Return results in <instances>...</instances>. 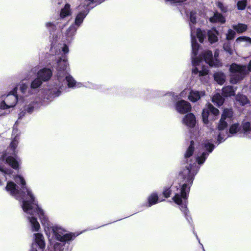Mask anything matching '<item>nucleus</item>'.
I'll return each instance as SVG.
<instances>
[{
  "label": "nucleus",
  "mask_w": 251,
  "mask_h": 251,
  "mask_svg": "<svg viewBox=\"0 0 251 251\" xmlns=\"http://www.w3.org/2000/svg\"><path fill=\"white\" fill-rule=\"evenodd\" d=\"M209 110L208 109V107L207 106L206 108H205L203 110L202 113V120L203 122L206 124L208 123V114H209Z\"/></svg>",
  "instance_id": "nucleus-32"
},
{
  "label": "nucleus",
  "mask_w": 251,
  "mask_h": 251,
  "mask_svg": "<svg viewBox=\"0 0 251 251\" xmlns=\"http://www.w3.org/2000/svg\"><path fill=\"white\" fill-rule=\"evenodd\" d=\"M232 27L238 33H242L247 29V25H246L241 23L233 25Z\"/></svg>",
  "instance_id": "nucleus-27"
},
{
  "label": "nucleus",
  "mask_w": 251,
  "mask_h": 251,
  "mask_svg": "<svg viewBox=\"0 0 251 251\" xmlns=\"http://www.w3.org/2000/svg\"><path fill=\"white\" fill-rule=\"evenodd\" d=\"M15 181L21 185V190H19L18 186L12 181H8L5 187L6 191L16 200L22 201L23 203L24 199L26 200H33L35 198L31 191L26 186V182L21 175H16L13 177Z\"/></svg>",
  "instance_id": "nucleus-5"
},
{
  "label": "nucleus",
  "mask_w": 251,
  "mask_h": 251,
  "mask_svg": "<svg viewBox=\"0 0 251 251\" xmlns=\"http://www.w3.org/2000/svg\"><path fill=\"white\" fill-rule=\"evenodd\" d=\"M189 90L188 89H185L183 91H182L180 94V96L181 97H185L187 93H188Z\"/></svg>",
  "instance_id": "nucleus-43"
},
{
  "label": "nucleus",
  "mask_w": 251,
  "mask_h": 251,
  "mask_svg": "<svg viewBox=\"0 0 251 251\" xmlns=\"http://www.w3.org/2000/svg\"><path fill=\"white\" fill-rule=\"evenodd\" d=\"M212 100L214 104L220 106L224 103V99L220 95V94L217 93L213 96Z\"/></svg>",
  "instance_id": "nucleus-28"
},
{
  "label": "nucleus",
  "mask_w": 251,
  "mask_h": 251,
  "mask_svg": "<svg viewBox=\"0 0 251 251\" xmlns=\"http://www.w3.org/2000/svg\"><path fill=\"white\" fill-rule=\"evenodd\" d=\"M77 27L75 25H72L70 26V27L67 30L66 35L67 37H71L73 36L77 29Z\"/></svg>",
  "instance_id": "nucleus-30"
},
{
  "label": "nucleus",
  "mask_w": 251,
  "mask_h": 251,
  "mask_svg": "<svg viewBox=\"0 0 251 251\" xmlns=\"http://www.w3.org/2000/svg\"><path fill=\"white\" fill-rule=\"evenodd\" d=\"M71 14L70 5L69 4H66L63 8L60 11V16L61 19H63Z\"/></svg>",
  "instance_id": "nucleus-25"
},
{
  "label": "nucleus",
  "mask_w": 251,
  "mask_h": 251,
  "mask_svg": "<svg viewBox=\"0 0 251 251\" xmlns=\"http://www.w3.org/2000/svg\"><path fill=\"white\" fill-rule=\"evenodd\" d=\"M188 99L192 102H196L201 99V98L205 95L204 91H198L191 90L189 92Z\"/></svg>",
  "instance_id": "nucleus-18"
},
{
  "label": "nucleus",
  "mask_w": 251,
  "mask_h": 251,
  "mask_svg": "<svg viewBox=\"0 0 251 251\" xmlns=\"http://www.w3.org/2000/svg\"><path fill=\"white\" fill-rule=\"evenodd\" d=\"M175 108L178 113L184 114L191 110V105L189 102L184 100H180L176 102Z\"/></svg>",
  "instance_id": "nucleus-14"
},
{
  "label": "nucleus",
  "mask_w": 251,
  "mask_h": 251,
  "mask_svg": "<svg viewBox=\"0 0 251 251\" xmlns=\"http://www.w3.org/2000/svg\"><path fill=\"white\" fill-rule=\"evenodd\" d=\"M182 123L189 127H194L196 124L195 116L191 113L186 114L182 119Z\"/></svg>",
  "instance_id": "nucleus-16"
},
{
  "label": "nucleus",
  "mask_w": 251,
  "mask_h": 251,
  "mask_svg": "<svg viewBox=\"0 0 251 251\" xmlns=\"http://www.w3.org/2000/svg\"><path fill=\"white\" fill-rule=\"evenodd\" d=\"M38 70V68L37 67L32 68L29 72V75H30L31 74L33 75L37 73Z\"/></svg>",
  "instance_id": "nucleus-42"
},
{
  "label": "nucleus",
  "mask_w": 251,
  "mask_h": 251,
  "mask_svg": "<svg viewBox=\"0 0 251 251\" xmlns=\"http://www.w3.org/2000/svg\"><path fill=\"white\" fill-rule=\"evenodd\" d=\"M24 199L22 207L25 214L32 231L37 232L40 229L39 223L34 216V214L37 213L49 239L51 237L54 239H60L62 237H63L66 240H68L72 237L71 234L74 233L68 232L60 226L51 225L48 216L44 210L38 205L35 198L31 200H26L25 198Z\"/></svg>",
  "instance_id": "nucleus-3"
},
{
  "label": "nucleus",
  "mask_w": 251,
  "mask_h": 251,
  "mask_svg": "<svg viewBox=\"0 0 251 251\" xmlns=\"http://www.w3.org/2000/svg\"><path fill=\"white\" fill-rule=\"evenodd\" d=\"M45 25L50 32L54 31L56 28V25L51 22H47Z\"/></svg>",
  "instance_id": "nucleus-37"
},
{
  "label": "nucleus",
  "mask_w": 251,
  "mask_h": 251,
  "mask_svg": "<svg viewBox=\"0 0 251 251\" xmlns=\"http://www.w3.org/2000/svg\"><path fill=\"white\" fill-rule=\"evenodd\" d=\"M190 26L191 28V37L192 49L193 54L196 55V50L198 48V44L197 43L196 37L199 39V41L202 43L205 38V33L200 29H196L193 25L196 23V13L191 12L190 14Z\"/></svg>",
  "instance_id": "nucleus-7"
},
{
  "label": "nucleus",
  "mask_w": 251,
  "mask_h": 251,
  "mask_svg": "<svg viewBox=\"0 0 251 251\" xmlns=\"http://www.w3.org/2000/svg\"><path fill=\"white\" fill-rule=\"evenodd\" d=\"M45 246V241L43 234L39 233L34 234L32 248L34 249H38L40 251H43Z\"/></svg>",
  "instance_id": "nucleus-13"
},
{
  "label": "nucleus",
  "mask_w": 251,
  "mask_h": 251,
  "mask_svg": "<svg viewBox=\"0 0 251 251\" xmlns=\"http://www.w3.org/2000/svg\"><path fill=\"white\" fill-rule=\"evenodd\" d=\"M81 3L78 6V9L80 12L77 14L76 16L75 25L78 27L82 23L84 19L86 17L89 11V7L92 8L93 6H91V4L96 3V5L101 3L98 0H80Z\"/></svg>",
  "instance_id": "nucleus-9"
},
{
  "label": "nucleus",
  "mask_w": 251,
  "mask_h": 251,
  "mask_svg": "<svg viewBox=\"0 0 251 251\" xmlns=\"http://www.w3.org/2000/svg\"><path fill=\"white\" fill-rule=\"evenodd\" d=\"M231 73L230 82L236 84L245 76L247 74V67L244 65H240L235 63L232 64L229 69Z\"/></svg>",
  "instance_id": "nucleus-12"
},
{
  "label": "nucleus",
  "mask_w": 251,
  "mask_h": 251,
  "mask_svg": "<svg viewBox=\"0 0 251 251\" xmlns=\"http://www.w3.org/2000/svg\"><path fill=\"white\" fill-rule=\"evenodd\" d=\"M52 75L50 69L46 68L39 70L37 73V76L39 77L43 82L48 81Z\"/></svg>",
  "instance_id": "nucleus-15"
},
{
  "label": "nucleus",
  "mask_w": 251,
  "mask_h": 251,
  "mask_svg": "<svg viewBox=\"0 0 251 251\" xmlns=\"http://www.w3.org/2000/svg\"><path fill=\"white\" fill-rule=\"evenodd\" d=\"M233 111L231 108L225 109L221 119L217 125L215 133L217 135V142L220 144L224 142L229 135L228 134L227 127L228 123L232 119Z\"/></svg>",
  "instance_id": "nucleus-6"
},
{
  "label": "nucleus",
  "mask_w": 251,
  "mask_h": 251,
  "mask_svg": "<svg viewBox=\"0 0 251 251\" xmlns=\"http://www.w3.org/2000/svg\"><path fill=\"white\" fill-rule=\"evenodd\" d=\"M248 72L251 71V60L250 61L248 66Z\"/></svg>",
  "instance_id": "nucleus-44"
},
{
  "label": "nucleus",
  "mask_w": 251,
  "mask_h": 251,
  "mask_svg": "<svg viewBox=\"0 0 251 251\" xmlns=\"http://www.w3.org/2000/svg\"><path fill=\"white\" fill-rule=\"evenodd\" d=\"M207 107L209 111L213 115H217L219 114V110L215 108L211 104H208Z\"/></svg>",
  "instance_id": "nucleus-36"
},
{
  "label": "nucleus",
  "mask_w": 251,
  "mask_h": 251,
  "mask_svg": "<svg viewBox=\"0 0 251 251\" xmlns=\"http://www.w3.org/2000/svg\"><path fill=\"white\" fill-rule=\"evenodd\" d=\"M203 145L204 149L208 152L204 151L198 154L196 160L193 161L190 157L193 154L195 143L194 141H191L190 145L184 154V168L179 175V178L182 180L179 184L178 187L176 186L173 187L171 189H165L163 192V195L166 198L169 197L171 193L175 195L173 198L174 201L180 206V209L183 212L186 219L189 222L190 221L188 219V210L187 208L188 196L194 176L200 169V167L197 165L196 161L199 165L203 164L209 154L212 151L214 148V145L209 141H205Z\"/></svg>",
  "instance_id": "nucleus-1"
},
{
  "label": "nucleus",
  "mask_w": 251,
  "mask_h": 251,
  "mask_svg": "<svg viewBox=\"0 0 251 251\" xmlns=\"http://www.w3.org/2000/svg\"><path fill=\"white\" fill-rule=\"evenodd\" d=\"M235 34L236 33L234 30L231 29H228L227 33L226 35V39L227 40H231L233 39L235 37Z\"/></svg>",
  "instance_id": "nucleus-35"
},
{
  "label": "nucleus",
  "mask_w": 251,
  "mask_h": 251,
  "mask_svg": "<svg viewBox=\"0 0 251 251\" xmlns=\"http://www.w3.org/2000/svg\"><path fill=\"white\" fill-rule=\"evenodd\" d=\"M247 6V0H239L237 4V8L239 10H244Z\"/></svg>",
  "instance_id": "nucleus-34"
},
{
  "label": "nucleus",
  "mask_w": 251,
  "mask_h": 251,
  "mask_svg": "<svg viewBox=\"0 0 251 251\" xmlns=\"http://www.w3.org/2000/svg\"><path fill=\"white\" fill-rule=\"evenodd\" d=\"M208 41L211 43H214L218 41V32L215 29H212L207 33Z\"/></svg>",
  "instance_id": "nucleus-19"
},
{
  "label": "nucleus",
  "mask_w": 251,
  "mask_h": 251,
  "mask_svg": "<svg viewBox=\"0 0 251 251\" xmlns=\"http://www.w3.org/2000/svg\"><path fill=\"white\" fill-rule=\"evenodd\" d=\"M240 131L239 125L234 124L232 125L229 127V133L231 134H234Z\"/></svg>",
  "instance_id": "nucleus-31"
},
{
  "label": "nucleus",
  "mask_w": 251,
  "mask_h": 251,
  "mask_svg": "<svg viewBox=\"0 0 251 251\" xmlns=\"http://www.w3.org/2000/svg\"><path fill=\"white\" fill-rule=\"evenodd\" d=\"M236 42H246L251 44V38L247 36H241L237 38L236 40Z\"/></svg>",
  "instance_id": "nucleus-33"
},
{
  "label": "nucleus",
  "mask_w": 251,
  "mask_h": 251,
  "mask_svg": "<svg viewBox=\"0 0 251 251\" xmlns=\"http://www.w3.org/2000/svg\"><path fill=\"white\" fill-rule=\"evenodd\" d=\"M18 132V130L17 129H16L15 128L13 129V134H16V133H17Z\"/></svg>",
  "instance_id": "nucleus-45"
},
{
  "label": "nucleus",
  "mask_w": 251,
  "mask_h": 251,
  "mask_svg": "<svg viewBox=\"0 0 251 251\" xmlns=\"http://www.w3.org/2000/svg\"><path fill=\"white\" fill-rule=\"evenodd\" d=\"M198 47L199 45H198ZM199 48L196 50V54L194 55L192 51V63L193 65L192 74L199 76L201 79L202 77L207 75L208 74V70L207 66H205L204 63L208 64L211 67H218L220 65V61L216 58L218 53L215 52V58L212 57V53L211 51L206 50L202 54L203 60L201 57H197V52Z\"/></svg>",
  "instance_id": "nucleus-4"
},
{
  "label": "nucleus",
  "mask_w": 251,
  "mask_h": 251,
  "mask_svg": "<svg viewBox=\"0 0 251 251\" xmlns=\"http://www.w3.org/2000/svg\"><path fill=\"white\" fill-rule=\"evenodd\" d=\"M217 6L223 12H225L227 11V7L225 6L222 2L219 1L218 2Z\"/></svg>",
  "instance_id": "nucleus-39"
},
{
  "label": "nucleus",
  "mask_w": 251,
  "mask_h": 251,
  "mask_svg": "<svg viewBox=\"0 0 251 251\" xmlns=\"http://www.w3.org/2000/svg\"><path fill=\"white\" fill-rule=\"evenodd\" d=\"M165 96L169 97L172 100H176V97H177V96L173 92H168L165 95Z\"/></svg>",
  "instance_id": "nucleus-40"
},
{
  "label": "nucleus",
  "mask_w": 251,
  "mask_h": 251,
  "mask_svg": "<svg viewBox=\"0 0 251 251\" xmlns=\"http://www.w3.org/2000/svg\"><path fill=\"white\" fill-rule=\"evenodd\" d=\"M30 75H28L27 76V77H28V79H29V77H28V76H29Z\"/></svg>",
  "instance_id": "nucleus-48"
},
{
  "label": "nucleus",
  "mask_w": 251,
  "mask_h": 251,
  "mask_svg": "<svg viewBox=\"0 0 251 251\" xmlns=\"http://www.w3.org/2000/svg\"><path fill=\"white\" fill-rule=\"evenodd\" d=\"M91 88H95V87L94 86H91Z\"/></svg>",
  "instance_id": "nucleus-47"
},
{
  "label": "nucleus",
  "mask_w": 251,
  "mask_h": 251,
  "mask_svg": "<svg viewBox=\"0 0 251 251\" xmlns=\"http://www.w3.org/2000/svg\"><path fill=\"white\" fill-rule=\"evenodd\" d=\"M51 51L55 52L57 60L56 63L55 79L53 84L45 92V98L51 100L52 99L58 97L64 88L66 84L69 88L80 87L79 83H77L74 78L68 73L69 67L66 54L69 52V49L65 44H58L55 46L52 43Z\"/></svg>",
  "instance_id": "nucleus-2"
},
{
  "label": "nucleus",
  "mask_w": 251,
  "mask_h": 251,
  "mask_svg": "<svg viewBox=\"0 0 251 251\" xmlns=\"http://www.w3.org/2000/svg\"><path fill=\"white\" fill-rule=\"evenodd\" d=\"M166 1H169L171 3H179L185 1L186 0H165Z\"/></svg>",
  "instance_id": "nucleus-41"
},
{
  "label": "nucleus",
  "mask_w": 251,
  "mask_h": 251,
  "mask_svg": "<svg viewBox=\"0 0 251 251\" xmlns=\"http://www.w3.org/2000/svg\"><path fill=\"white\" fill-rule=\"evenodd\" d=\"M10 174V170H5L3 167L0 166V185H2L6 181V175Z\"/></svg>",
  "instance_id": "nucleus-21"
},
{
  "label": "nucleus",
  "mask_w": 251,
  "mask_h": 251,
  "mask_svg": "<svg viewBox=\"0 0 251 251\" xmlns=\"http://www.w3.org/2000/svg\"><path fill=\"white\" fill-rule=\"evenodd\" d=\"M236 100L241 105H245L249 103V100L247 97L243 95H237L236 97Z\"/></svg>",
  "instance_id": "nucleus-29"
},
{
  "label": "nucleus",
  "mask_w": 251,
  "mask_h": 251,
  "mask_svg": "<svg viewBox=\"0 0 251 251\" xmlns=\"http://www.w3.org/2000/svg\"><path fill=\"white\" fill-rule=\"evenodd\" d=\"M235 90L233 87L231 86L225 87L222 89L223 95L225 97H230L235 94Z\"/></svg>",
  "instance_id": "nucleus-22"
},
{
  "label": "nucleus",
  "mask_w": 251,
  "mask_h": 251,
  "mask_svg": "<svg viewBox=\"0 0 251 251\" xmlns=\"http://www.w3.org/2000/svg\"><path fill=\"white\" fill-rule=\"evenodd\" d=\"M214 80L219 84L222 85L225 81V75L222 72H217L214 75Z\"/></svg>",
  "instance_id": "nucleus-24"
},
{
  "label": "nucleus",
  "mask_w": 251,
  "mask_h": 251,
  "mask_svg": "<svg viewBox=\"0 0 251 251\" xmlns=\"http://www.w3.org/2000/svg\"><path fill=\"white\" fill-rule=\"evenodd\" d=\"M148 207H151V206L155 204L158 202H159L158 195L155 193H152L151 194L150 196L148 197Z\"/></svg>",
  "instance_id": "nucleus-23"
},
{
  "label": "nucleus",
  "mask_w": 251,
  "mask_h": 251,
  "mask_svg": "<svg viewBox=\"0 0 251 251\" xmlns=\"http://www.w3.org/2000/svg\"><path fill=\"white\" fill-rule=\"evenodd\" d=\"M71 238L66 240L63 237L60 239H49L50 242V247L49 251H69L70 242L74 240L75 238V234H71Z\"/></svg>",
  "instance_id": "nucleus-11"
},
{
  "label": "nucleus",
  "mask_w": 251,
  "mask_h": 251,
  "mask_svg": "<svg viewBox=\"0 0 251 251\" xmlns=\"http://www.w3.org/2000/svg\"><path fill=\"white\" fill-rule=\"evenodd\" d=\"M209 20L212 23H224L226 21L225 18L221 14L218 13H215L214 16L210 18Z\"/></svg>",
  "instance_id": "nucleus-26"
},
{
  "label": "nucleus",
  "mask_w": 251,
  "mask_h": 251,
  "mask_svg": "<svg viewBox=\"0 0 251 251\" xmlns=\"http://www.w3.org/2000/svg\"><path fill=\"white\" fill-rule=\"evenodd\" d=\"M225 51L227 52L229 54H232L233 50L231 48L230 45L229 44H225L223 47Z\"/></svg>",
  "instance_id": "nucleus-38"
},
{
  "label": "nucleus",
  "mask_w": 251,
  "mask_h": 251,
  "mask_svg": "<svg viewBox=\"0 0 251 251\" xmlns=\"http://www.w3.org/2000/svg\"><path fill=\"white\" fill-rule=\"evenodd\" d=\"M242 132L244 135L248 138H251V126L249 122L242 123Z\"/></svg>",
  "instance_id": "nucleus-20"
},
{
  "label": "nucleus",
  "mask_w": 251,
  "mask_h": 251,
  "mask_svg": "<svg viewBox=\"0 0 251 251\" xmlns=\"http://www.w3.org/2000/svg\"><path fill=\"white\" fill-rule=\"evenodd\" d=\"M34 101H31L30 103L25 102L23 107L21 109V112L19 113V117H23L26 113L31 114L34 109Z\"/></svg>",
  "instance_id": "nucleus-17"
},
{
  "label": "nucleus",
  "mask_w": 251,
  "mask_h": 251,
  "mask_svg": "<svg viewBox=\"0 0 251 251\" xmlns=\"http://www.w3.org/2000/svg\"><path fill=\"white\" fill-rule=\"evenodd\" d=\"M43 81L37 76V77L33 80L30 85V88H28V85L23 82H21L19 84V90L20 92L22 94L21 97L22 98H28L31 99L33 97L32 95L35 93L37 89L39 88L42 83Z\"/></svg>",
  "instance_id": "nucleus-10"
},
{
  "label": "nucleus",
  "mask_w": 251,
  "mask_h": 251,
  "mask_svg": "<svg viewBox=\"0 0 251 251\" xmlns=\"http://www.w3.org/2000/svg\"><path fill=\"white\" fill-rule=\"evenodd\" d=\"M18 144V139L17 136H16L14 140L11 142L9 150H11L12 152L11 153L6 152L2 154L0 158V163H7L13 169L15 170L19 169V163L16 158L15 155V149Z\"/></svg>",
  "instance_id": "nucleus-8"
},
{
  "label": "nucleus",
  "mask_w": 251,
  "mask_h": 251,
  "mask_svg": "<svg viewBox=\"0 0 251 251\" xmlns=\"http://www.w3.org/2000/svg\"><path fill=\"white\" fill-rule=\"evenodd\" d=\"M201 246H202V249H203V251H204V248H203V246L202 245H201Z\"/></svg>",
  "instance_id": "nucleus-46"
}]
</instances>
